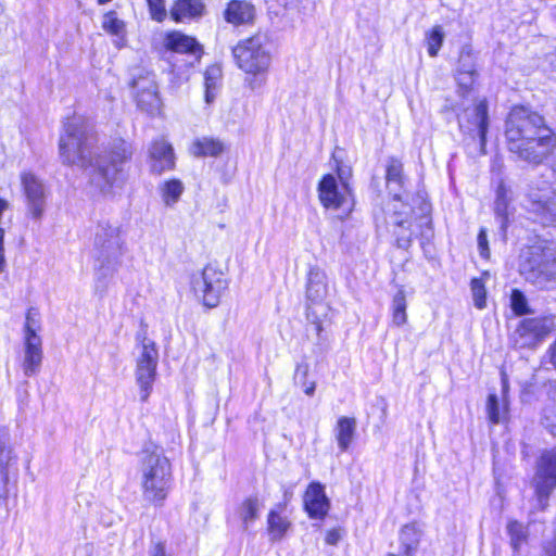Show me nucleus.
Segmentation results:
<instances>
[{
    "label": "nucleus",
    "mask_w": 556,
    "mask_h": 556,
    "mask_svg": "<svg viewBox=\"0 0 556 556\" xmlns=\"http://www.w3.org/2000/svg\"><path fill=\"white\" fill-rule=\"evenodd\" d=\"M406 307V294L404 289L400 287L393 295L391 306V319L394 326L402 327L407 323Z\"/></svg>",
    "instance_id": "obj_31"
},
{
    "label": "nucleus",
    "mask_w": 556,
    "mask_h": 556,
    "mask_svg": "<svg viewBox=\"0 0 556 556\" xmlns=\"http://www.w3.org/2000/svg\"><path fill=\"white\" fill-rule=\"evenodd\" d=\"M141 353L136 362V381L140 389V401L147 402L156 378L159 352L153 341L146 336L140 340Z\"/></svg>",
    "instance_id": "obj_13"
},
{
    "label": "nucleus",
    "mask_w": 556,
    "mask_h": 556,
    "mask_svg": "<svg viewBox=\"0 0 556 556\" xmlns=\"http://www.w3.org/2000/svg\"><path fill=\"white\" fill-rule=\"evenodd\" d=\"M287 502L277 503L266 516V533L270 542L282 541L292 529V521L286 515Z\"/></svg>",
    "instance_id": "obj_18"
},
{
    "label": "nucleus",
    "mask_w": 556,
    "mask_h": 556,
    "mask_svg": "<svg viewBox=\"0 0 556 556\" xmlns=\"http://www.w3.org/2000/svg\"><path fill=\"white\" fill-rule=\"evenodd\" d=\"M341 539L340 530L332 528L326 531L325 543L327 545H337Z\"/></svg>",
    "instance_id": "obj_45"
},
{
    "label": "nucleus",
    "mask_w": 556,
    "mask_h": 556,
    "mask_svg": "<svg viewBox=\"0 0 556 556\" xmlns=\"http://www.w3.org/2000/svg\"><path fill=\"white\" fill-rule=\"evenodd\" d=\"M224 72L219 63H212L204 68V101L212 104L223 87Z\"/></svg>",
    "instance_id": "obj_23"
},
{
    "label": "nucleus",
    "mask_w": 556,
    "mask_h": 556,
    "mask_svg": "<svg viewBox=\"0 0 556 556\" xmlns=\"http://www.w3.org/2000/svg\"><path fill=\"white\" fill-rule=\"evenodd\" d=\"M488 273L484 271L481 277H473L470 280V288L472 292L473 303L478 309H483L486 306V289L485 277Z\"/></svg>",
    "instance_id": "obj_35"
},
{
    "label": "nucleus",
    "mask_w": 556,
    "mask_h": 556,
    "mask_svg": "<svg viewBox=\"0 0 556 556\" xmlns=\"http://www.w3.org/2000/svg\"><path fill=\"white\" fill-rule=\"evenodd\" d=\"M331 157L333 160V175L336 176L337 180L351 181L353 176L352 167L344 165L342 160L336 157L334 154H332Z\"/></svg>",
    "instance_id": "obj_42"
},
{
    "label": "nucleus",
    "mask_w": 556,
    "mask_h": 556,
    "mask_svg": "<svg viewBox=\"0 0 556 556\" xmlns=\"http://www.w3.org/2000/svg\"><path fill=\"white\" fill-rule=\"evenodd\" d=\"M317 195L325 210L345 208L346 216L355 206V195L351 181L337 180L333 174H324L317 184Z\"/></svg>",
    "instance_id": "obj_9"
},
{
    "label": "nucleus",
    "mask_w": 556,
    "mask_h": 556,
    "mask_svg": "<svg viewBox=\"0 0 556 556\" xmlns=\"http://www.w3.org/2000/svg\"><path fill=\"white\" fill-rule=\"evenodd\" d=\"M24 350L23 371L26 376H34L39 371L43 357L41 338L33 334L24 337Z\"/></svg>",
    "instance_id": "obj_22"
},
{
    "label": "nucleus",
    "mask_w": 556,
    "mask_h": 556,
    "mask_svg": "<svg viewBox=\"0 0 556 556\" xmlns=\"http://www.w3.org/2000/svg\"><path fill=\"white\" fill-rule=\"evenodd\" d=\"M303 509L311 519L324 520L327 517L330 501L321 482L312 481L307 484L303 493Z\"/></svg>",
    "instance_id": "obj_16"
},
{
    "label": "nucleus",
    "mask_w": 556,
    "mask_h": 556,
    "mask_svg": "<svg viewBox=\"0 0 556 556\" xmlns=\"http://www.w3.org/2000/svg\"><path fill=\"white\" fill-rule=\"evenodd\" d=\"M444 41V31L441 25H434L425 34V42L429 56H438Z\"/></svg>",
    "instance_id": "obj_34"
},
{
    "label": "nucleus",
    "mask_w": 556,
    "mask_h": 556,
    "mask_svg": "<svg viewBox=\"0 0 556 556\" xmlns=\"http://www.w3.org/2000/svg\"><path fill=\"white\" fill-rule=\"evenodd\" d=\"M132 157V148L129 142L118 138L106 150L104 163L96 167V173L108 187H113L118 181H124V165Z\"/></svg>",
    "instance_id": "obj_11"
},
{
    "label": "nucleus",
    "mask_w": 556,
    "mask_h": 556,
    "mask_svg": "<svg viewBox=\"0 0 556 556\" xmlns=\"http://www.w3.org/2000/svg\"><path fill=\"white\" fill-rule=\"evenodd\" d=\"M308 374H309L308 364L302 363L296 366L294 375H295V378H298V377L300 378V382L307 380Z\"/></svg>",
    "instance_id": "obj_47"
},
{
    "label": "nucleus",
    "mask_w": 556,
    "mask_h": 556,
    "mask_svg": "<svg viewBox=\"0 0 556 556\" xmlns=\"http://www.w3.org/2000/svg\"><path fill=\"white\" fill-rule=\"evenodd\" d=\"M507 533L510 538V546L515 554L520 552L522 545L528 542V531L525 525L516 519H510L507 522Z\"/></svg>",
    "instance_id": "obj_32"
},
{
    "label": "nucleus",
    "mask_w": 556,
    "mask_h": 556,
    "mask_svg": "<svg viewBox=\"0 0 556 556\" xmlns=\"http://www.w3.org/2000/svg\"><path fill=\"white\" fill-rule=\"evenodd\" d=\"M229 287L226 270L216 262H208L199 275L190 278L193 294L207 308L217 307Z\"/></svg>",
    "instance_id": "obj_6"
},
{
    "label": "nucleus",
    "mask_w": 556,
    "mask_h": 556,
    "mask_svg": "<svg viewBox=\"0 0 556 556\" xmlns=\"http://www.w3.org/2000/svg\"><path fill=\"white\" fill-rule=\"evenodd\" d=\"M384 181L388 188L395 186L399 189H404L407 182V176L405 174L404 163L400 157L390 156L387 160L384 166Z\"/></svg>",
    "instance_id": "obj_29"
},
{
    "label": "nucleus",
    "mask_w": 556,
    "mask_h": 556,
    "mask_svg": "<svg viewBox=\"0 0 556 556\" xmlns=\"http://www.w3.org/2000/svg\"><path fill=\"white\" fill-rule=\"evenodd\" d=\"M508 189L503 181L498 184L495 190L494 212L496 216L503 218L505 222L508 218Z\"/></svg>",
    "instance_id": "obj_36"
},
{
    "label": "nucleus",
    "mask_w": 556,
    "mask_h": 556,
    "mask_svg": "<svg viewBox=\"0 0 556 556\" xmlns=\"http://www.w3.org/2000/svg\"><path fill=\"white\" fill-rule=\"evenodd\" d=\"M548 362L556 370V337L555 340L549 344L547 349Z\"/></svg>",
    "instance_id": "obj_48"
},
{
    "label": "nucleus",
    "mask_w": 556,
    "mask_h": 556,
    "mask_svg": "<svg viewBox=\"0 0 556 556\" xmlns=\"http://www.w3.org/2000/svg\"><path fill=\"white\" fill-rule=\"evenodd\" d=\"M509 153L532 166H539L556 151V131L545 116L528 104H514L504 124Z\"/></svg>",
    "instance_id": "obj_1"
},
{
    "label": "nucleus",
    "mask_w": 556,
    "mask_h": 556,
    "mask_svg": "<svg viewBox=\"0 0 556 556\" xmlns=\"http://www.w3.org/2000/svg\"><path fill=\"white\" fill-rule=\"evenodd\" d=\"M59 152L65 165H77L81 168L93 167L92 147L86 131L76 125H67L60 137Z\"/></svg>",
    "instance_id": "obj_8"
},
{
    "label": "nucleus",
    "mask_w": 556,
    "mask_h": 556,
    "mask_svg": "<svg viewBox=\"0 0 556 556\" xmlns=\"http://www.w3.org/2000/svg\"><path fill=\"white\" fill-rule=\"evenodd\" d=\"M112 0H97V3L98 4H106L109 2H111Z\"/></svg>",
    "instance_id": "obj_51"
},
{
    "label": "nucleus",
    "mask_w": 556,
    "mask_h": 556,
    "mask_svg": "<svg viewBox=\"0 0 556 556\" xmlns=\"http://www.w3.org/2000/svg\"><path fill=\"white\" fill-rule=\"evenodd\" d=\"M267 41V35L262 30L240 39L231 48L236 66L249 76H265L271 63V54L266 49Z\"/></svg>",
    "instance_id": "obj_4"
},
{
    "label": "nucleus",
    "mask_w": 556,
    "mask_h": 556,
    "mask_svg": "<svg viewBox=\"0 0 556 556\" xmlns=\"http://www.w3.org/2000/svg\"><path fill=\"white\" fill-rule=\"evenodd\" d=\"M149 16L156 23H163L167 16L166 0H146Z\"/></svg>",
    "instance_id": "obj_40"
},
{
    "label": "nucleus",
    "mask_w": 556,
    "mask_h": 556,
    "mask_svg": "<svg viewBox=\"0 0 556 556\" xmlns=\"http://www.w3.org/2000/svg\"><path fill=\"white\" fill-rule=\"evenodd\" d=\"M473 116L467 119V124L477 130L480 144L484 148L489 129L488 100L485 98L478 100L473 105Z\"/></svg>",
    "instance_id": "obj_25"
},
{
    "label": "nucleus",
    "mask_w": 556,
    "mask_h": 556,
    "mask_svg": "<svg viewBox=\"0 0 556 556\" xmlns=\"http://www.w3.org/2000/svg\"><path fill=\"white\" fill-rule=\"evenodd\" d=\"M486 417L490 425L495 426L500 422L507 421L509 418V406L504 402L501 406L498 397L495 393H490L485 403Z\"/></svg>",
    "instance_id": "obj_30"
},
{
    "label": "nucleus",
    "mask_w": 556,
    "mask_h": 556,
    "mask_svg": "<svg viewBox=\"0 0 556 556\" xmlns=\"http://www.w3.org/2000/svg\"><path fill=\"white\" fill-rule=\"evenodd\" d=\"M477 241H478V249H479L480 256L485 261L490 260L491 251H490V247H489L488 235H486L485 228L481 227L479 229L478 235H477Z\"/></svg>",
    "instance_id": "obj_43"
},
{
    "label": "nucleus",
    "mask_w": 556,
    "mask_h": 556,
    "mask_svg": "<svg viewBox=\"0 0 556 556\" xmlns=\"http://www.w3.org/2000/svg\"><path fill=\"white\" fill-rule=\"evenodd\" d=\"M262 503L256 495L245 496L235 508V516L244 530L260 518Z\"/></svg>",
    "instance_id": "obj_24"
},
{
    "label": "nucleus",
    "mask_w": 556,
    "mask_h": 556,
    "mask_svg": "<svg viewBox=\"0 0 556 556\" xmlns=\"http://www.w3.org/2000/svg\"><path fill=\"white\" fill-rule=\"evenodd\" d=\"M356 434V419L352 416H341L334 426V437L340 452H346Z\"/></svg>",
    "instance_id": "obj_26"
},
{
    "label": "nucleus",
    "mask_w": 556,
    "mask_h": 556,
    "mask_svg": "<svg viewBox=\"0 0 556 556\" xmlns=\"http://www.w3.org/2000/svg\"><path fill=\"white\" fill-rule=\"evenodd\" d=\"M129 87L138 110L150 116L162 113L163 102L153 71L140 68L130 79Z\"/></svg>",
    "instance_id": "obj_10"
},
{
    "label": "nucleus",
    "mask_w": 556,
    "mask_h": 556,
    "mask_svg": "<svg viewBox=\"0 0 556 556\" xmlns=\"http://www.w3.org/2000/svg\"><path fill=\"white\" fill-rule=\"evenodd\" d=\"M556 330L555 316L542 314L521 318L510 337L516 350H535Z\"/></svg>",
    "instance_id": "obj_7"
},
{
    "label": "nucleus",
    "mask_w": 556,
    "mask_h": 556,
    "mask_svg": "<svg viewBox=\"0 0 556 556\" xmlns=\"http://www.w3.org/2000/svg\"><path fill=\"white\" fill-rule=\"evenodd\" d=\"M226 150L225 143L214 137H201L192 141L190 153L194 157H217Z\"/></svg>",
    "instance_id": "obj_27"
},
{
    "label": "nucleus",
    "mask_w": 556,
    "mask_h": 556,
    "mask_svg": "<svg viewBox=\"0 0 556 556\" xmlns=\"http://www.w3.org/2000/svg\"><path fill=\"white\" fill-rule=\"evenodd\" d=\"M543 556H556V530L554 531L552 539L544 543Z\"/></svg>",
    "instance_id": "obj_46"
},
{
    "label": "nucleus",
    "mask_w": 556,
    "mask_h": 556,
    "mask_svg": "<svg viewBox=\"0 0 556 556\" xmlns=\"http://www.w3.org/2000/svg\"><path fill=\"white\" fill-rule=\"evenodd\" d=\"M478 76L476 52L471 45L466 43L458 50L454 72L457 93L460 98H467L475 90Z\"/></svg>",
    "instance_id": "obj_14"
},
{
    "label": "nucleus",
    "mask_w": 556,
    "mask_h": 556,
    "mask_svg": "<svg viewBox=\"0 0 556 556\" xmlns=\"http://www.w3.org/2000/svg\"><path fill=\"white\" fill-rule=\"evenodd\" d=\"M40 329V314L37 308L30 307L25 315L24 337L30 334L38 336L37 330Z\"/></svg>",
    "instance_id": "obj_41"
},
{
    "label": "nucleus",
    "mask_w": 556,
    "mask_h": 556,
    "mask_svg": "<svg viewBox=\"0 0 556 556\" xmlns=\"http://www.w3.org/2000/svg\"><path fill=\"white\" fill-rule=\"evenodd\" d=\"M551 403L545 407L543 419L548 431L556 437V386L549 391Z\"/></svg>",
    "instance_id": "obj_38"
},
{
    "label": "nucleus",
    "mask_w": 556,
    "mask_h": 556,
    "mask_svg": "<svg viewBox=\"0 0 556 556\" xmlns=\"http://www.w3.org/2000/svg\"><path fill=\"white\" fill-rule=\"evenodd\" d=\"M173 482V465L169 458L154 450H143L140 459V486L143 498L155 507L163 506Z\"/></svg>",
    "instance_id": "obj_3"
},
{
    "label": "nucleus",
    "mask_w": 556,
    "mask_h": 556,
    "mask_svg": "<svg viewBox=\"0 0 556 556\" xmlns=\"http://www.w3.org/2000/svg\"><path fill=\"white\" fill-rule=\"evenodd\" d=\"M532 486L536 501L543 508L546 507L549 496L556 490V445L540 453Z\"/></svg>",
    "instance_id": "obj_12"
},
{
    "label": "nucleus",
    "mask_w": 556,
    "mask_h": 556,
    "mask_svg": "<svg viewBox=\"0 0 556 556\" xmlns=\"http://www.w3.org/2000/svg\"><path fill=\"white\" fill-rule=\"evenodd\" d=\"M223 16L226 23L239 26H253L256 20L255 5L247 0H229L224 9Z\"/></svg>",
    "instance_id": "obj_19"
},
{
    "label": "nucleus",
    "mask_w": 556,
    "mask_h": 556,
    "mask_svg": "<svg viewBox=\"0 0 556 556\" xmlns=\"http://www.w3.org/2000/svg\"><path fill=\"white\" fill-rule=\"evenodd\" d=\"M150 157L153 161L152 170L156 174L173 170L176 166L173 147L163 139H155L151 142Z\"/></svg>",
    "instance_id": "obj_21"
},
{
    "label": "nucleus",
    "mask_w": 556,
    "mask_h": 556,
    "mask_svg": "<svg viewBox=\"0 0 556 556\" xmlns=\"http://www.w3.org/2000/svg\"><path fill=\"white\" fill-rule=\"evenodd\" d=\"M206 14L203 0H173L168 10L169 18L176 23L199 21Z\"/></svg>",
    "instance_id": "obj_20"
},
{
    "label": "nucleus",
    "mask_w": 556,
    "mask_h": 556,
    "mask_svg": "<svg viewBox=\"0 0 556 556\" xmlns=\"http://www.w3.org/2000/svg\"><path fill=\"white\" fill-rule=\"evenodd\" d=\"M163 48L167 52L186 54L200 60L204 53L203 46L193 36L180 30H168L164 34Z\"/></svg>",
    "instance_id": "obj_17"
},
{
    "label": "nucleus",
    "mask_w": 556,
    "mask_h": 556,
    "mask_svg": "<svg viewBox=\"0 0 556 556\" xmlns=\"http://www.w3.org/2000/svg\"><path fill=\"white\" fill-rule=\"evenodd\" d=\"M387 214L394 245L399 249L408 250L414 239H419L424 247L433 236L431 203L422 192H415L407 199L393 194Z\"/></svg>",
    "instance_id": "obj_2"
},
{
    "label": "nucleus",
    "mask_w": 556,
    "mask_h": 556,
    "mask_svg": "<svg viewBox=\"0 0 556 556\" xmlns=\"http://www.w3.org/2000/svg\"><path fill=\"white\" fill-rule=\"evenodd\" d=\"M270 5L279 11V10H290L298 5L299 0H268Z\"/></svg>",
    "instance_id": "obj_44"
},
{
    "label": "nucleus",
    "mask_w": 556,
    "mask_h": 556,
    "mask_svg": "<svg viewBox=\"0 0 556 556\" xmlns=\"http://www.w3.org/2000/svg\"><path fill=\"white\" fill-rule=\"evenodd\" d=\"M301 386L303 387V391L306 395L312 396L316 389V383L314 381L307 382V380L301 381Z\"/></svg>",
    "instance_id": "obj_50"
},
{
    "label": "nucleus",
    "mask_w": 556,
    "mask_h": 556,
    "mask_svg": "<svg viewBox=\"0 0 556 556\" xmlns=\"http://www.w3.org/2000/svg\"><path fill=\"white\" fill-rule=\"evenodd\" d=\"M22 191L27 200V214L33 219H40L45 210V188L41 180L30 170L20 175Z\"/></svg>",
    "instance_id": "obj_15"
},
{
    "label": "nucleus",
    "mask_w": 556,
    "mask_h": 556,
    "mask_svg": "<svg viewBox=\"0 0 556 556\" xmlns=\"http://www.w3.org/2000/svg\"><path fill=\"white\" fill-rule=\"evenodd\" d=\"M421 530L416 521L404 525L400 530L402 555L414 556L420 543Z\"/></svg>",
    "instance_id": "obj_28"
},
{
    "label": "nucleus",
    "mask_w": 556,
    "mask_h": 556,
    "mask_svg": "<svg viewBox=\"0 0 556 556\" xmlns=\"http://www.w3.org/2000/svg\"><path fill=\"white\" fill-rule=\"evenodd\" d=\"M328 292L326 274L316 266L307 271L305 288V317L315 328L317 337L324 331V324L331 323V306L326 302Z\"/></svg>",
    "instance_id": "obj_5"
},
{
    "label": "nucleus",
    "mask_w": 556,
    "mask_h": 556,
    "mask_svg": "<svg viewBox=\"0 0 556 556\" xmlns=\"http://www.w3.org/2000/svg\"><path fill=\"white\" fill-rule=\"evenodd\" d=\"M151 556H167L164 542H156L153 544Z\"/></svg>",
    "instance_id": "obj_49"
},
{
    "label": "nucleus",
    "mask_w": 556,
    "mask_h": 556,
    "mask_svg": "<svg viewBox=\"0 0 556 556\" xmlns=\"http://www.w3.org/2000/svg\"><path fill=\"white\" fill-rule=\"evenodd\" d=\"M102 28L112 36L124 37L125 35V23L118 18L117 13L113 10L104 14Z\"/></svg>",
    "instance_id": "obj_37"
},
{
    "label": "nucleus",
    "mask_w": 556,
    "mask_h": 556,
    "mask_svg": "<svg viewBox=\"0 0 556 556\" xmlns=\"http://www.w3.org/2000/svg\"><path fill=\"white\" fill-rule=\"evenodd\" d=\"M160 191L164 203L166 205H173L180 199L184 192V186L178 178H170L162 184Z\"/></svg>",
    "instance_id": "obj_33"
},
{
    "label": "nucleus",
    "mask_w": 556,
    "mask_h": 556,
    "mask_svg": "<svg viewBox=\"0 0 556 556\" xmlns=\"http://www.w3.org/2000/svg\"><path fill=\"white\" fill-rule=\"evenodd\" d=\"M510 308L516 316H525L531 313L528 300L521 290L513 289L510 291Z\"/></svg>",
    "instance_id": "obj_39"
}]
</instances>
